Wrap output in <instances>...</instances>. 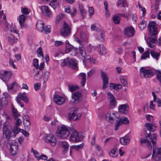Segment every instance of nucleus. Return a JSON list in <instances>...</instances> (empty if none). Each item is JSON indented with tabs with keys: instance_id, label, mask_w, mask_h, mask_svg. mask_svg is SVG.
<instances>
[{
	"instance_id": "nucleus-24",
	"label": "nucleus",
	"mask_w": 161,
	"mask_h": 161,
	"mask_svg": "<svg viewBox=\"0 0 161 161\" xmlns=\"http://www.w3.org/2000/svg\"><path fill=\"white\" fill-rule=\"evenodd\" d=\"M97 47L98 49V52L100 54L104 55L106 53V50L103 44H99L97 46Z\"/></svg>"
},
{
	"instance_id": "nucleus-55",
	"label": "nucleus",
	"mask_w": 161,
	"mask_h": 161,
	"mask_svg": "<svg viewBox=\"0 0 161 161\" xmlns=\"http://www.w3.org/2000/svg\"><path fill=\"white\" fill-rule=\"evenodd\" d=\"M22 12L25 14H27L29 13L28 9L26 8H21Z\"/></svg>"
},
{
	"instance_id": "nucleus-62",
	"label": "nucleus",
	"mask_w": 161,
	"mask_h": 161,
	"mask_svg": "<svg viewBox=\"0 0 161 161\" xmlns=\"http://www.w3.org/2000/svg\"><path fill=\"white\" fill-rule=\"evenodd\" d=\"M146 117L148 120L152 122L153 120V117L150 115H146Z\"/></svg>"
},
{
	"instance_id": "nucleus-17",
	"label": "nucleus",
	"mask_w": 161,
	"mask_h": 161,
	"mask_svg": "<svg viewBox=\"0 0 161 161\" xmlns=\"http://www.w3.org/2000/svg\"><path fill=\"white\" fill-rule=\"evenodd\" d=\"M21 99L23 100L26 103L28 102L29 99H28L27 96L25 93H20L16 97V100L17 103L19 104H20Z\"/></svg>"
},
{
	"instance_id": "nucleus-45",
	"label": "nucleus",
	"mask_w": 161,
	"mask_h": 161,
	"mask_svg": "<svg viewBox=\"0 0 161 161\" xmlns=\"http://www.w3.org/2000/svg\"><path fill=\"white\" fill-rule=\"evenodd\" d=\"M66 46V52H69L71 51L73 48H74L73 46L71 44H67V45H65Z\"/></svg>"
},
{
	"instance_id": "nucleus-11",
	"label": "nucleus",
	"mask_w": 161,
	"mask_h": 161,
	"mask_svg": "<svg viewBox=\"0 0 161 161\" xmlns=\"http://www.w3.org/2000/svg\"><path fill=\"white\" fill-rule=\"evenodd\" d=\"M82 100V94L81 92H76L72 93L71 102L75 104L80 102Z\"/></svg>"
},
{
	"instance_id": "nucleus-52",
	"label": "nucleus",
	"mask_w": 161,
	"mask_h": 161,
	"mask_svg": "<svg viewBox=\"0 0 161 161\" xmlns=\"http://www.w3.org/2000/svg\"><path fill=\"white\" fill-rule=\"evenodd\" d=\"M156 74L157 79L159 80H161V72L157 70L156 71Z\"/></svg>"
},
{
	"instance_id": "nucleus-56",
	"label": "nucleus",
	"mask_w": 161,
	"mask_h": 161,
	"mask_svg": "<svg viewBox=\"0 0 161 161\" xmlns=\"http://www.w3.org/2000/svg\"><path fill=\"white\" fill-rule=\"evenodd\" d=\"M12 112L14 115L15 117H18L19 115L17 110L16 109H15L14 107L13 108Z\"/></svg>"
},
{
	"instance_id": "nucleus-51",
	"label": "nucleus",
	"mask_w": 161,
	"mask_h": 161,
	"mask_svg": "<svg viewBox=\"0 0 161 161\" xmlns=\"http://www.w3.org/2000/svg\"><path fill=\"white\" fill-rule=\"evenodd\" d=\"M101 76L103 80H108V79L107 77V74L103 71L101 72Z\"/></svg>"
},
{
	"instance_id": "nucleus-34",
	"label": "nucleus",
	"mask_w": 161,
	"mask_h": 161,
	"mask_svg": "<svg viewBox=\"0 0 161 161\" xmlns=\"http://www.w3.org/2000/svg\"><path fill=\"white\" fill-rule=\"evenodd\" d=\"M7 87L8 90H11L13 88H16L17 89L19 87L18 84L15 82H14L10 85H7Z\"/></svg>"
},
{
	"instance_id": "nucleus-57",
	"label": "nucleus",
	"mask_w": 161,
	"mask_h": 161,
	"mask_svg": "<svg viewBox=\"0 0 161 161\" xmlns=\"http://www.w3.org/2000/svg\"><path fill=\"white\" fill-rule=\"evenodd\" d=\"M34 89L36 91H38L40 88V84L36 83L34 85Z\"/></svg>"
},
{
	"instance_id": "nucleus-19",
	"label": "nucleus",
	"mask_w": 161,
	"mask_h": 161,
	"mask_svg": "<svg viewBox=\"0 0 161 161\" xmlns=\"http://www.w3.org/2000/svg\"><path fill=\"white\" fill-rule=\"evenodd\" d=\"M18 151L17 143L14 142L12 143L10 146V153L12 155H15Z\"/></svg>"
},
{
	"instance_id": "nucleus-47",
	"label": "nucleus",
	"mask_w": 161,
	"mask_h": 161,
	"mask_svg": "<svg viewBox=\"0 0 161 161\" xmlns=\"http://www.w3.org/2000/svg\"><path fill=\"white\" fill-rule=\"evenodd\" d=\"M149 56V53L148 51H147L144 53L142 55L141 57V59H144L147 58H148Z\"/></svg>"
},
{
	"instance_id": "nucleus-3",
	"label": "nucleus",
	"mask_w": 161,
	"mask_h": 161,
	"mask_svg": "<svg viewBox=\"0 0 161 161\" xmlns=\"http://www.w3.org/2000/svg\"><path fill=\"white\" fill-rule=\"evenodd\" d=\"M78 62L75 59L71 58L69 59L68 57L64 59L61 63L62 66L66 65L73 69H76L78 68Z\"/></svg>"
},
{
	"instance_id": "nucleus-15",
	"label": "nucleus",
	"mask_w": 161,
	"mask_h": 161,
	"mask_svg": "<svg viewBox=\"0 0 161 161\" xmlns=\"http://www.w3.org/2000/svg\"><path fill=\"white\" fill-rule=\"evenodd\" d=\"M53 99L55 103L59 105L63 104L65 101V98L64 97L57 95L54 96Z\"/></svg>"
},
{
	"instance_id": "nucleus-23",
	"label": "nucleus",
	"mask_w": 161,
	"mask_h": 161,
	"mask_svg": "<svg viewBox=\"0 0 161 161\" xmlns=\"http://www.w3.org/2000/svg\"><path fill=\"white\" fill-rule=\"evenodd\" d=\"M130 138L128 136L121 137L119 139V142L122 145H127L129 143Z\"/></svg>"
},
{
	"instance_id": "nucleus-1",
	"label": "nucleus",
	"mask_w": 161,
	"mask_h": 161,
	"mask_svg": "<svg viewBox=\"0 0 161 161\" xmlns=\"http://www.w3.org/2000/svg\"><path fill=\"white\" fill-rule=\"evenodd\" d=\"M145 126L146 128L144 130V134L145 135V138L146 139L142 138L140 139V144L142 146L146 145L147 146L148 148L151 150L152 148V145L150 141L148 140L150 138V140L153 146L156 145L157 140V134H153L150 137L151 132H154L157 130V126L153 124L150 123H146Z\"/></svg>"
},
{
	"instance_id": "nucleus-43",
	"label": "nucleus",
	"mask_w": 161,
	"mask_h": 161,
	"mask_svg": "<svg viewBox=\"0 0 161 161\" xmlns=\"http://www.w3.org/2000/svg\"><path fill=\"white\" fill-rule=\"evenodd\" d=\"M117 149L115 147V148L112 149L110 152H109V154L110 156L113 157H116L115 152L117 151Z\"/></svg>"
},
{
	"instance_id": "nucleus-31",
	"label": "nucleus",
	"mask_w": 161,
	"mask_h": 161,
	"mask_svg": "<svg viewBox=\"0 0 161 161\" xmlns=\"http://www.w3.org/2000/svg\"><path fill=\"white\" fill-rule=\"evenodd\" d=\"M20 129L18 128V126H15L14 128L12 130L13 134L12 137H15L17 134L20 131Z\"/></svg>"
},
{
	"instance_id": "nucleus-58",
	"label": "nucleus",
	"mask_w": 161,
	"mask_h": 161,
	"mask_svg": "<svg viewBox=\"0 0 161 161\" xmlns=\"http://www.w3.org/2000/svg\"><path fill=\"white\" fill-rule=\"evenodd\" d=\"M3 15V19H4V20H6V16L4 14L3 11L0 10V18H1L2 17V16Z\"/></svg>"
},
{
	"instance_id": "nucleus-41",
	"label": "nucleus",
	"mask_w": 161,
	"mask_h": 161,
	"mask_svg": "<svg viewBox=\"0 0 161 161\" xmlns=\"http://www.w3.org/2000/svg\"><path fill=\"white\" fill-rule=\"evenodd\" d=\"M25 19V16L23 14H21L19 17V22L20 24L21 25L23 24Z\"/></svg>"
},
{
	"instance_id": "nucleus-14",
	"label": "nucleus",
	"mask_w": 161,
	"mask_h": 161,
	"mask_svg": "<svg viewBox=\"0 0 161 161\" xmlns=\"http://www.w3.org/2000/svg\"><path fill=\"white\" fill-rule=\"evenodd\" d=\"M124 34L127 37L133 36L135 34V29L131 26H128L125 29Z\"/></svg>"
},
{
	"instance_id": "nucleus-40",
	"label": "nucleus",
	"mask_w": 161,
	"mask_h": 161,
	"mask_svg": "<svg viewBox=\"0 0 161 161\" xmlns=\"http://www.w3.org/2000/svg\"><path fill=\"white\" fill-rule=\"evenodd\" d=\"M119 122H120L122 124H127L129 123V120L128 118L126 117H124L120 119L119 120Z\"/></svg>"
},
{
	"instance_id": "nucleus-39",
	"label": "nucleus",
	"mask_w": 161,
	"mask_h": 161,
	"mask_svg": "<svg viewBox=\"0 0 161 161\" xmlns=\"http://www.w3.org/2000/svg\"><path fill=\"white\" fill-rule=\"evenodd\" d=\"M79 8L82 17L83 18L85 16L86 12L84 9L83 6L82 5H79Z\"/></svg>"
},
{
	"instance_id": "nucleus-35",
	"label": "nucleus",
	"mask_w": 161,
	"mask_h": 161,
	"mask_svg": "<svg viewBox=\"0 0 161 161\" xmlns=\"http://www.w3.org/2000/svg\"><path fill=\"white\" fill-rule=\"evenodd\" d=\"M150 54L151 56L157 60H158V57L160 55V53H157L154 51H151L150 52Z\"/></svg>"
},
{
	"instance_id": "nucleus-20",
	"label": "nucleus",
	"mask_w": 161,
	"mask_h": 161,
	"mask_svg": "<svg viewBox=\"0 0 161 161\" xmlns=\"http://www.w3.org/2000/svg\"><path fill=\"white\" fill-rule=\"evenodd\" d=\"M41 10L42 14L45 15H46L49 17H51L52 15L50 12L48 7L47 6H42L41 7Z\"/></svg>"
},
{
	"instance_id": "nucleus-49",
	"label": "nucleus",
	"mask_w": 161,
	"mask_h": 161,
	"mask_svg": "<svg viewBox=\"0 0 161 161\" xmlns=\"http://www.w3.org/2000/svg\"><path fill=\"white\" fill-rule=\"evenodd\" d=\"M84 146V145L83 144H81L78 145L73 146L72 147V148L73 149H74L76 150H78L79 149L82 148Z\"/></svg>"
},
{
	"instance_id": "nucleus-36",
	"label": "nucleus",
	"mask_w": 161,
	"mask_h": 161,
	"mask_svg": "<svg viewBox=\"0 0 161 161\" xmlns=\"http://www.w3.org/2000/svg\"><path fill=\"white\" fill-rule=\"evenodd\" d=\"M153 154L161 155V147L153 148Z\"/></svg>"
},
{
	"instance_id": "nucleus-7",
	"label": "nucleus",
	"mask_w": 161,
	"mask_h": 161,
	"mask_svg": "<svg viewBox=\"0 0 161 161\" xmlns=\"http://www.w3.org/2000/svg\"><path fill=\"white\" fill-rule=\"evenodd\" d=\"M140 71L141 76L144 78H151L154 75V73L152 70L146 69L145 67H141Z\"/></svg>"
},
{
	"instance_id": "nucleus-13",
	"label": "nucleus",
	"mask_w": 161,
	"mask_h": 161,
	"mask_svg": "<svg viewBox=\"0 0 161 161\" xmlns=\"http://www.w3.org/2000/svg\"><path fill=\"white\" fill-rule=\"evenodd\" d=\"M12 73L10 71L1 70L0 71V78L3 80H8L11 77Z\"/></svg>"
},
{
	"instance_id": "nucleus-30",
	"label": "nucleus",
	"mask_w": 161,
	"mask_h": 161,
	"mask_svg": "<svg viewBox=\"0 0 161 161\" xmlns=\"http://www.w3.org/2000/svg\"><path fill=\"white\" fill-rule=\"evenodd\" d=\"M152 160L154 161H161V155L153 154Z\"/></svg>"
},
{
	"instance_id": "nucleus-27",
	"label": "nucleus",
	"mask_w": 161,
	"mask_h": 161,
	"mask_svg": "<svg viewBox=\"0 0 161 161\" xmlns=\"http://www.w3.org/2000/svg\"><path fill=\"white\" fill-rule=\"evenodd\" d=\"M18 39L14 35L11 34L8 37V41L11 44H13L15 42L17 41Z\"/></svg>"
},
{
	"instance_id": "nucleus-61",
	"label": "nucleus",
	"mask_w": 161,
	"mask_h": 161,
	"mask_svg": "<svg viewBox=\"0 0 161 161\" xmlns=\"http://www.w3.org/2000/svg\"><path fill=\"white\" fill-rule=\"evenodd\" d=\"M33 155L35 158H37L38 160H40V156H39V153L37 151H36L35 152L33 153Z\"/></svg>"
},
{
	"instance_id": "nucleus-5",
	"label": "nucleus",
	"mask_w": 161,
	"mask_h": 161,
	"mask_svg": "<svg viewBox=\"0 0 161 161\" xmlns=\"http://www.w3.org/2000/svg\"><path fill=\"white\" fill-rule=\"evenodd\" d=\"M71 133L69 138L70 141L73 142H78L80 141L79 133L73 127L70 128Z\"/></svg>"
},
{
	"instance_id": "nucleus-64",
	"label": "nucleus",
	"mask_w": 161,
	"mask_h": 161,
	"mask_svg": "<svg viewBox=\"0 0 161 161\" xmlns=\"http://www.w3.org/2000/svg\"><path fill=\"white\" fill-rule=\"evenodd\" d=\"M63 42L61 41H56L55 42V45L56 47L60 45H62Z\"/></svg>"
},
{
	"instance_id": "nucleus-22",
	"label": "nucleus",
	"mask_w": 161,
	"mask_h": 161,
	"mask_svg": "<svg viewBox=\"0 0 161 161\" xmlns=\"http://www.w3.org/2000/svg\"><path fill=\"white\" fill-rule=\"evenodd\" d=\"M115 118V115L114 114H111L109 113H107L105 116L106 120L111 123L114 122Z\"/></svg>"
},
{
	"instance_id": "nucleus-10",
	"label": "nucleus",
	"mask_w": 161,
	"mask_h": 161,
	"mask_svg": "<svg viewBox=\"0 0 161 161\" xmlns=\"http://www.w3.org/2000/svg\"><path fill=\"white\" fill-rule=\"evenodd\" d=\"M44 140L49 143L52 146H54L56 144L57 139L55 137L53 134H49L45 136Z\"/></svg>"
},
{
	"instance_id": "nucleus-60",
	"label": "nucleus",
	"mask_w": 161,
	"mask_h": 161,
	"mask_svg": "<svg viewBox=\"0 0 161 161\" xmlns=\"http://www.w3.org/2000/svg\"><path fill=\"white\" fill-rule=\"evenodd\" d=\"M108 81H103V89H105L108 86Z\"/></svg>"
},
{
	"instance_id": "nucleus-4",
	"label": "nucleus",
	"mask_w": 161,
	"mask_h": 161,
	"mask_svg": "<svg viewBox=\"0 0 161 161\" xmlns=\"http://www.w3.org/2000/svg\"><path fill=\"white\" fill-rule=\"evenodd\" d=\"M69 119L76 120L79 119L81 116L80 113L77 114V109L74 107L69 108L68 109Z\"/></svg>"
},
{
	"instance_id": "nucleus-48",
	"label": "nucleus",
	"mask_w": 161,
	"mask_h": 161,
	"mask_svg": "<svg viewBox=\"0 0 161 161\" xmlns=\"http://www.w3.org/2000/svg\"><path fill=\"white\" fill-rule=\"evenodd\" d=\"M33 64L35 68L36 69L39 67L38 60L36 58H34L33 60Z\"/></svg>"
},
{
	"instance_id": "nucleus-38",
	"label": "nucleus",
	"mask_w": 161,
	"mask_h": 161,
	"mask_svg": "<svg viewBox=\"0 0 161 161\" xmlns=\"http://www.w3.org/2000/svg\"><path fill=\"white\" fill-rule=\"evenodd\" d=\"M146 25V22L145 21L143 20L141 21L138 25V26L140 29L142 30L144 29Z\"/></svg>"
},
{
	"instance_id": "nucleus-9",
	"label": "nucleus",
	"mask_w": 161,
	"mask_h": 161,
	"mask_svg": "<svg viewBox=\"0 0 161 161\" xmlns=\"http://www.w3.org/2000/svg\"><path fill=\"white\" fill-rule=\"evenodd\" d=\"M156 23L153 21H150L148 24L147 27L151 36H156L158 34V28Z\"/></svg>"
},
{
	"instance_id": "nucleus-53",
	"label": "nucleus",
	"mask_w": 161,
	"mask_h": 161,
	"mask_svg": "<svg viewBox=\"0 0 161 161\" xmlns=\"http://www.w3.org/2000/svg\"><path fill=\"white\" fill-rule=\"evenodd\" d=\"M88 12L89 13L90 15H92L94 13V9L92 7H90L89 8Z\"/></svg>"
},
{
	"instance_id": "nucleus-26",
	"label": "nucleus",
	"mask_w": 161,
	"mask_h": 161,
	"mask_svg": "<svg viewBox=\"0 0 161 161\" xmlns=\"http://www.w3.org/2000/svg\"><path fill=\"white\" fill-rule=\"evenodd\" d=\"M42 28L41 32H44L45 34L49 33L51 32L50 26V25H47L45 26V24L43 23L41 24Z\"/></svg>"
},
{
	"instance_id": "nucleus-28",
	"label": "nucleus",
	"mask_w": 161,
	"mask_h": 161,
	"mask_svg": "<svg viewBox=\"0 0 161 161\" xmlns=\"http://www.w3.org/2000/svg\"><path fill=\"white\" fill-rule=\"evenodd\" d=\"M109 87L111 89L117 90L121 89L122 87V86L119 84L111 83L110 84Z\"/></svg>"
},
{
	"instance_id": "nucleus-25",
	"label": "nucleus",
	"mask_w": 161,
	"mask_h": 161,
	"mask_svg": "<svg viewBox=\"0 0 161 161\" xmlns=\"http://www.w3.org/2000/svg\"><path fill=\"white\" fill-rule=\"evenodd\" d=\"M58 144L60 145L64 149V152L65 153L67 152L68 149L69 145L68 143L65 141H59L58 142Z\"/></svg>"
},
{
	"instance_id": "nucleus-18",
	"label": "nucleus",
	"mask_w": 161,
	"mask_h": 161,
	"mask_svg": "<svg viewBox=\"0 0 161 161\" xmlns=\"http://www.w3.org/2000/svg\"><path fill=\"white\" fill-rule=\"evenodd\" d=\"M118 109L120 113L122 114H126L128 112L129 107L127 104H123L119 106Z\"/></svg>"
},
{
	"instance_id": "nucleus-12",
	"label": "nucleus",
	"mask_w": 161,
	"mask_h": 161,
	"mask_svg": "<svg viewBox=\"0 0 161 161\" xmlns=\"http://www.w3.org/2000/svg\"><path fill=\"white\" fill-rule=\"evenodd\" d=\"M79 52L80 54L82 56V59L84 64L85 65V61L87 59H90V56L86 53L84 48L83 47L82 45H80L79 47Z\"/></svg>"
},
{
	"instance_id": "nucleus-2",
	"label": "nucleus",
	"mask_w": 161,
	"mask_h": 161,
	"mask_svg": "<svg viewBox=\"0 0 161 161\" xmlns=\"http://www.w3.org/2000/svg\"><path fill=\"white\" fill-rule=\"evenodd\" d=\"M70 128L69 129L67 126L63 125L58 128L56 135L58 138L65 139L70 135Z\"/></svg>"
},
{
	"instance_id": "nucleus-29",
	"label": "nucleus",
	"mask_w": 161,
	"mask_h": 161,
	"mask_svg": "<svg viewBox=\"0 0 161 161\" xmlns=\"http://www.w3.org/2000/svg\"><path fill=\"white\" fill-rule=\"evenodd\" d=\"M69 90L71 92H73L79 89V86L77 85L69 84L68 85Z\"/></svg>"
},
{
	"instance_id": "nucleus-21",
	"label": "nucleus",
	"mask_w": 161,
	"mask_h": 161,
	"mask_svg": "<svg viewBox=\"0 0 161 161\" xmlns=\"http://www.w3.org/2000/svg\"><path fill=\"white\" fill-rule=\"evenodd\" d=\"M157 38L156 36H151L149 42H147L148 45L151 48H153L156 45V42L157 41Z\"/></svg>"
},
{
	"instance_id": "nucleus-44",
	"label": "nucleus",
	"mask_w": 161,
	"mask_h": 161,
	"mask_svg": "<svg viewBox=\"0 0 161 161\" xmlns=\"http://www.w3.org/2000/svg\"><path fill=\"white\" fill-rule=\"evenodd\" d=\"M104 35L102 33H99L98 34L97 39L99 41L103 42L104 41Z\"/></svg>"
},
{
	"instance_id": "nucleus-16",
	"label": "nucleus",
	"mask_w": 161,
	"mask_h": 161,
	"mask_svg": "<svg viewBox=\"0 0 161 161\" xmlns=\"http://www.w3.org/2000/svg\"><path fill=\"white\" fill-rule=\"evenodd\" d=\"M107 94L108 96V98L110 101V107L113 108L116 105L117 101L116 99L113 95L110 92H108Z\"/></svg>"
},
{
	"instance_id": "nucleus-42",
	"label": "nucleus",
	"mask_w": 161,
	"mask_h": 161,
	"mask_svg": "<svg viewBox=\"0 0 161 161\" xmlns=\"http://www.w3.org/2000/svg\"><path fill=\"white\" fill-rule=\"evenodd\" d=\"M119 17V16L118 15H116L114 16L113 18V20L115 24H119V23L120 20Z\"/></svg>"
},
{
	"instance_id": "nucleus-8",
	"label": "nucleus",
	"mask_w": 161,
	"mask_h": 161,
	"mask_svg": "<svg viewBox=\"0 0 161 161\" xmlns=\"http://www.w3.org/2000/svg\"><path fill=\"white\" fill-rule=\"evenodd\" d=\"M71 31L70 26L65 21H64L63 27L60 30L61 35L64 37L67 36L70 34Z\"/></svg>"
},
{
	"instance_id": "nucleus-46",
	"label": "nucleus",
	"mask_w": 161,
	"mask_h": 161,
	"mask_svg": "<svg viewBox=\"0 0 161 161\" xmlns=\"http://www.w3.org/2000/svg\"><path fill=\"white\" fill-rule=\"evenodd\" d=\"M64 15L63 14H58L56 17V23H58L61 19L64 17Z\"/></svg>"
},
{
	"instance_id": "nucleus-6",
	"label": "nucleus",
	"mask_w": 161,
	"mask_h": 161,
	"mask_svg": "<svg viewBox=\"0 0 161 161\" xmlns=\"http://www.w3.org/2000/svg\"><path fill=\"white\" fill-rule=\"evenodd\" d=\"M12 128L11 126L9 125L8 123H4L3 132L5 135V138L7 139H9L11 136L12 137L13 134Z\"/></svg>"
},
{
	"instance_id": "nucleus-63",
	"label": "nucleus",
	"mask_w": 161,
	"mask_h": 161,
	"mask_svg": "<svg viewBox=\"0 0 161 161\" xmlns=\"http://www.w3.org/2000/svg\"><path fill=\"white\" fill-rule=\"evenodd\" d=\"M80 76L81 77V79L82 80H86V75L84 73H81L80 74Z\"/></svg>"
},
{
	"instance_id": "nucleus-54",
	"label": "nucleus",
	"mask_w": 161,
	"mask_h": 161,
	"mask_svg": "<svg viewBox=\"0 0 161 161\" xmlns=\"http://www.w3.org/2000/svg\"><path fill=\"white\" fill-rule=\"evenodd\" d=\"M95 73V70L93 69H91L87 73V78H89L92 75Z\"/></svg>"
},
{
	"instance_id": "nucleus-59",
	"label": "nucleus",
	"mask_w": 161,
	"mask_h": 161,
	"mask_svg": "<svg viewBox=\"0 0 161 161\" xmlns=\"http://www.w3.org/2000/svg\"><path fill=\"white\" fill-rule=\"evenodd\" d=\"M49 74V73L47 71L45 72L44 75H43V80H48Z\"/></svg>"
},
{
	"instance_id": "nucleus-50",
	"label": "nucleus",
	"mask_w": 161,
	"mask_h": 161,
	"mask_svg": "<svg viewBox=\"0 0 161 161\" xmlns=\"http://www.w3.org/2000/svg\"><path fill=\"white\" fill-rule=\"evenodd\" d=\"M71 51V55L73 56H76L78 53L77 48L74 47Z\"/></svg>"
},
{
	"instance_id": "nucleus-37",
	"label": "nucleus",
	"mask_w": 161,
	"mask_h": 161,
	"mask_svg": "<svg viewBox=\"0 0 161 161\" xmlns=\"http://www.w3.org/2000/svg\"><path fill=\"white\" fill-rule=\"evenodd\" d=\"M24 124L26 130L29 131L30 128V122L29 121H24Z\"/></svg>"
},
{
	"instance_id": "nucleus-33",
	"label": "nucleus",
	"mask_w": 161,
	"mask_h": 161,
	"mask_svg": "<svg viewBox=\"0 0 161 161\" xmlns=\"http://www.w3.org/2000/svg\"><path fill=\"white\" fill-rule=\"evenodd\" d=\"M8 104V101L0 98V110L2 109L4 106Z\"/></svg>"
},
{
	"instance_id": "nucleus-32",
	"label": "nucleus",
	"mask_w": 161,
	"mask_h": 161,
	"mask_svg": "<svg viewBox=\"0 0 161 161\" xmlns=\"http://www.w3.org/2000/svg\"><path fill=\"white\" fill-rule=\"evenodd\" d=\"M121 5H122L123 7H127V4L126 1L125 0H119L117 2V6H119Z\"/></svg>"
}]
</instances>
